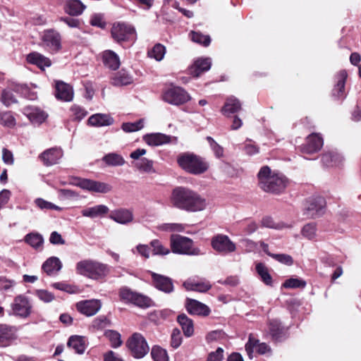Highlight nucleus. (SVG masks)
Returning a JSON list of instances; mask_svg holds the SVG:
<instances>
[{"label":"nucleus","instance_id":"e433bc0d","mask_svg":"<svg viewBox=\"0 0 361 361\" xmlns=\"http://www.w3.org/2000/svg\"><path fill=\"white\" fill-rule=\"evenodd\" d=\"M132 75L125 69L118 71L114 74V86H123L133 83Z\"/></svg>","mask_w":361,"mask_h":361},{"label":"nucleus","instance_id":"a878e982","mask_svg":"<svg viewBox=\"0 0 361 361\" xmlns=\"http://www.w3.org/2000/svg\"><path fill=\"white\" fill-rule=\"evenodd\" d=\"M109 212V208L104 204H97L93 207L84 208L81 211V214L84 217L90 219L103 218Z\"/></svg>","mask_w":361,"mask_h":361},{"label":"nucleus","instance_id":"cd10ccee","mask_svg":"<svg viewBox=\"0 0 361 361\" xmlns=\"http://www.w3.org/2000/svg\"><path fill=\"white\" fill-rule=\"evenodd\" d=\"M42 268L48 276H55L61 269L62 263L59 258L51 257L43 263Z\"/></svg>","mask_w":361,"mask_h":361},{"label":"nucleus","instance_id":"ddd939ff","mask_svg":"<svg viewBox=\"0 0 361 361\" xmlns=\"http://www.w3.org/2000/svg\"><path fill=\"white\" fill-rule=\"evenodd\" d=\"M149 274L152 276V285L156 289L166 294L173 291L174 286L171 278L153 271H149Z\"/></svg>","mask_w":361,"mask_h":361},{"label":"nucleus","instance_id":"4c0bfd02","mask_svg":"<svg viewBox=\"0 0 361 361\" xmlns=\"http://www.w3.org/2000/svg\"><path fill=\"white\" fill-rule=\"evenodd\" d=\"M133 220V215L130 210L119 209L114 211V221L121 224H126Z\"/></svg>","mask_w":361,"mask_h":361},{"label":"nucleus","instance_id":"aec40b11","mask_svg":"<svg viewBox=\"0 0 361 361\" xmlns=\"http://www.w3.org/2000/svg\"><path fill=\"white\" fill-rule=\"evenodd\" d=\"M63 150L60 147H53L43 152L39 158L45 166L56 164L62 158Z\"/></svg>","mask_w":361,"mask_h":361},{"label":"nucleus","instance_id":"f704fd0d","mask_svg":"<svg viewBox=\"0 0 361 361\" xmlns=\"http://www.w3.org/2000/svg\"><path fill=\"white\" fill-rule=\"evenodd\" d=\"M67 345L78 354L84 353L86 349L85 338L80 336H72L69 338Z\"/></svg>","mask_w":361,"mask_h":361},{"label":"nucleus","instance_id":"5fc2aeb1","mask_svg":"<svg viewBox=\"0 0 361 361\" xmlns=\"http://www.w3.org/2000/svg\"><path fill=\"white\" fill-rule=\"evenodd\" d=\"M305 281L293 278L286 280L283 284V286L286 288H305Z\"/></svg>","mask_w":361,"mask_h":361},{"label":"nucleus","instance_id":"c9c22d12","mask_svg":"<svg viewBox=\"0 0 361 361\" xmlns=\"http://www.w3.org/2000/svg\"><path fill=\"white\" fill-rule=\"evenodd\" d=\"M177 321L180 325L184 335L186 337L191 336L194 333L193 322L191 319L188 317L185 314H180Z\"/></svg>","mask_w":361,"mask_h":361},{"label":"nucleus","instance_id":"7c9ffc66","mask_svg":"<svg viewBox=\"0 0 361 361\" xmlns=\"http://www.w3.org/2000/svg\"><path fill=\"white\" fill-rule=\"evenodd\" d=\"M322 162L326 167H334L341 165L343 159L336 152H327L322 155Z\"/></svg>","mask_w":361,"mask_h":361},{"label":"nucleus","instance_id":"ea45409f","mask_svg":"<svg viewBox=\"0 0 361 361\" xmlns=\"http://www.w3.org/2000/svg\"><path fill=\"white\" fill-rule=\"evenodd\" d=\"M25 241L35 249L42 247L44 238L38 233H30L25 236Z\"/></svg>","mask_w":361,"mask_h":361},{"label":"nucleus","instance_id":"2f4dec72","mask_svg":"<svg viewBox=\"0 0 361 361\" xmlns=\"http://www.w3.org/2000/svg\"><path fill=\"white\" fill-rule=\"evenodd\" d=\"M183 286L187 290H193L201 293H205L212 288V285L207 281H195L188 279L183 283Z\"/></svg>","mask_w":361,"mask_h":361},{"label":"nucleus","instance_id":"338daca9","mask_svg":"<svg viewBox=\"0 0 361 361\" xmlns=\"http://www.w3.org/2000/svg\"><path fill=\"white\" fill-rule=\"evenodd\" d=\"M49 242L53 245H64L66 243L61 235L57 231H53L51 233L49 237Z\"/></svg>","mask_w":361,"mask_h":361},{"label":"nucleus","instance_id":"864d4df0","mask_svg":"<svg viewBox=\"0 0 361 361\" xmlns=\"http://www.w3.org/2000/svg\"><path fill=\"white\" fill-rule=\"evenodd\" d=\"M150 245L153 247L154 255H165L170 252V250L164 247L159 240H153Z\"/></svg>","mask_w":361,"mask_h":361},{"label":"nucleus","instance_id":"39448f33","mask_svg":"<svg viewBox=\"0 0 361 361\" xmlns=\"http://www.w3.org/2000/svg\"><path fill=\"white\" fill-rule=\"evenodd\" d=\"M173 253L187 255H199L200 250L194 246L192 239L180 235H172L170 239Z\"/></svg>","mask_w":361,"mask_h":361},{"label":"nucleus","instance_id":"3c124183","mask_svg":"<svg viewBox=\"0 0 361 361\" xmlns=\"http://www.w3.org/2000/svg\"><path fill=\"white\" fill-rule=\"evenodd\" d=\"M70 111L73 120L78 121L83 119L87 115V111L83 107L77 104L73 105Z\"/></svg>","mask_w":361,"mask_h":361},{"label":"nucleus","instance_id":"a19ab883","mask_svg":"<svg viewBox=\"0 0 361 361\" xmlns=\"http://www.w3.org/2000/svg\"><path fill=\"white\" fill-rule=\"evenodd\" d=\"M111 325V322L110 319L106 318L105 316H100L92 321L91 328L94 331H102L110 327Z\"/></svg>","mask_w":361,"mask_h":361},{"label":"nucleus","instance_id":"f8f14e48","mask_svg":"<svg viewBox=\"0 0 361 361\" xmlns=\"http://www.w3.org/2000/svg\"><path fill=\"white\" fill-rule=\"evenodd\" d=\"M42 40L44 47L51 53H56L61 49L60 34L54 30H47L44 32Z\"/></svg>","mask_w":361,"mask_h":361},{"label":"nucleus","instance_id":"052dcab7","mask_svg":"<svg viewBox=\"0 0 361 361\" xmlns=\"http://www.w3.org/2000/svg\"><path fill=\"white\" fill-rule=\"evenodd\" d=\"M182 343V336L180 331L178 329H174L171 334V345L173 348H178Z\"/></svg>","mask_w":361,"mask_h":361},{"label":"nucleus","instance_id":"69168bd1","mask_svg":"<svg viewBox=\"0 0 361 361\" xmlns=\"http://www.w3.org/2000/svg\"><path fill=\"white\" fill-rule=\"evenodd\" d=\"M224 350L222 348H218L216 351L209 354L207 361H222L224 357Z\"/></svg>","mask_w":361,"mask_h":361},{"label":"nucleus","instance_id":"bf43d9fd","mask_svg":"<svg viewBox=\"0 0 361 361\" xmlns=\"http://www.w3.org/2000/svg\"><path fill=\"white\" fill-rule=\"evenodd\" d=\"M207 140L209 143L211 148L214 152L216 157L220 158L224 154V149L210 136L207 137Z\"/></svg>","mask_w":361,"mask_h":361},{"label":"nucleus","instance_id":"9b49d317","mask_svg":"<svg viewBox=\"0 0 361 361\" xmlns=\"http://www.w3.org/2000/svg\"><path fill=\"white\" fill-rule=\"evenodd\" d=\"M13 314L22 317H28L32 312V305L28 298L24 295L16 296L11 304Z\"/></svg>","mask_w":361,"mask_h":361},{"label":"nucleus","instance_id":"0eeeda50","mask_svg":"<svg viewBox=\"0 0 361 361\" xmlns=\"http://www.w3.org/2000/svg\"><path fill=\"white\" fill-rule=\"evenodd\" d=\"M119 295L122 300L130 302L141 308H148L154 305L153 300L149 297L133 292L128 288H122L120 290Z\"/></svg>","mask_w":361,"mask_h":361},{"label":"nucleus","instance_id":"72a5a7b5","mask_svg":"<svg viewBox=\"0 0 361 361\" xmlns=\"http://www.w3.org/2000/svg\"><path fill=\"white\" fill-rule=\"evenodd\" d=\"M87 124L93 127H103L111 124V118L109 115L103 114H95L92 115L87 120Z\"/></svg>","mask_w":361,"mask_h":361},{"label":"nucleus","instance_id":"603ef678","mask_svg":"<svg viewBox=\"0 0 361 361\" xmlns=\"http://www.w3.org/2000/svg\"><path fill=\"white\" fill-rule=\"evenodd\" d=\"M143 127V119H140L134 123H124L122 124V129L127 133H132L140 130Z\"/></svg>","mask_w":361,"mask_h":361},{"label":"nucleus","instance_id":"412c9836","mask_svg":"<svg viewBox=\"0 0 361 361\" xmlns=\"http://www.w3.org/2000/svg\"><path fill=\"white\" fill-rule=\"evenodd\" d=\"M348 74L345 71H339L336 75V85L332 90V96L336 99H343L345 97V85Z\"/></svg>","mask_w":361,"mask_h":361},{"label":"nucleus","instance_id":"a211bd4d","mask_svg":"<svg viewBox=\"0 0 361 361\" xmlns=\"http://www.w3.org/2000/svg\"><path fill=\"white\" fill-rule=\"evenodd\" d=\"M185 308L189 314L202 317L208 316L211 310L209 307L198 300L188 298L185 302Z\"/></svg>","mask_w":361,"mask_h":361},{"label":"nucleus","instance_id":"1a4fd4ad","mask_svg":"<svg viewBox=\"0 0 361 361\" xmlns=\"http://www.w3.org/2000/svg\"><path fill=\"white\" fill-rule=\"evenodd\" d=\"M212 248L217 252L226 255L235 251V244L226 235L218 234L211 240Z\"/></svg>","mask_w":361,"mask_h":361},{"label":"nucleus","instance_id":"473e14b6","mask_svg":"<svg viewBox=\"0 0 361 361\" xmlns=\"http://www.w3.org/2000/svg\"><path fill=\"white\" fill-rule=\"evenodd\" d=\"M241 109V103L234 97H228L224 106L221 112L226 116H229L232 114L238 112Z\"/></svg>","mask_w":361,"mask_h":361},{"label":"nucleus","instance_id":"774afa93","mask_svg":"<svg viewBox=\"0 0 361 361\" xmlns=\"http://www.w3.org/2000/svg\"><path fill=\"white\" fill-rule=\"evenodd\" d=\"M261 226L269 228H279L271 216H264L261 220Z\"/></svg>","mask_w":361,"mask_h":361},{"label":"nucleus","instance_id":"2eb2a0df","mask_svg":"<svg viewBox=\"0 0 361 361\" xmlns=\"http://www.w3.org/2000/svg\"><path fill=\"white\" fill-rule=\"evenodd\" d=\"M76 185L90 192L106 193L111 190V186L105 183L86 178L79 179Z\"/></svg>","mask_w":361,"mask_h":361},{"label":"nucleus","instance_id":"8fccbe9b","mask_svg":"<svg viewBox=\"0 0 361 361\" xmlns=\"http://www.w3.org/2000/svg\"><path fill=\"white\" fill-rule=\"evenodd\" d=\"M36 206L42 210H58L61 211L62 209L53 204L52 202H48L42 198H37L35 200Z\"/></svg>","mask_w":361,"mask_h":361},{"label":"nucleus","instance_id":"423d86ee","mask_svg":"<svg viewBox=\"0 0 361 361\" xmlns=\"http://www.w3.org/2000/svg\"><path fill=\"white\" fill-rule=\"evenodd\" d=\"M126 346L135 358H142L149 351L145 338L140 333L133 334L126 341Z\"/></svg>","mask_w":361,"mask_h":361},{"label":"nucleus","instance_id":"09e8293b","mask_svg":"<svg viewBox=\"0 0 361 361\" xmlns=\"http://www.w3.org/2000/svg\"><path fill=\"white\" fill-rule=\"evenodd\" d=\"M301 234L308 240H313L317 235V226L314 223L305 224L302 230Z\"/></svg>","mask_w":361,"mask_h":361},{"label":"nucleus","instance_id":"680f3d73","mask_svg":"<svg viewBox=\"0 0 361 361\" xmlns=\"http://www.w3.org/2000/svg\"><path fill=\"white\" fill-rule=\"evenodd\" d=\"M51 287L55 289L60 290L68 293H75V287L64 283V282H56L51 284Z\"/></svg>","mask_w":361,"mask_h":361},{"label":"nucleus","instance_id":"c85d7f7f","mask_svg":"<svg viewBox=\"0 0 361 361\" xmlns=\"http://www.w3.org/2000/svg\"><path fill=\"white\" fill-rule=\"evenodd\" d=\"M86 6L80 0H67L64 4V11L71 16H78L81 15Z\"/></svg>","mask_w":361,"mask_h":361},{"label":"nucleus","instance_id":"f3484780","mask_svg":"<svg viewBox=\"0 0 361 361\" xmlns=\"http://www.w3.org/2000/svg\"><path fill=\"white\" fill-rule=\"evenodd\" d=\"M324 142L322 137L317 133L310 135L306 139V143L301 146V152L306 154H312L319 151Z\"/></svg>","mask_w":361,"mask_h":361},{"label":"nucleus","instance_id":"13d9d810","mask_svg":"<svg viewBox=\"0 0 361 361\" xmlns=\"http://www.w3.org/2000/svg\"><path fill=\"white\" fill-rule=\"evenodd\" d=\"M271 257L278 261L279 262L290 266L293 264V257L287 254H274Z\"/></svg>","mask_w":361,"mask_h":361},{"label":"nucleus","instance_id":"6e6552de","mask_svg":"<svg viewBox=\"0 0 361 361\" xmlns=\"http://www.w3.org/2000/svg\"><path fill=\"white\" fill-rule=\"evenodd\" d=\"M136 37V31L133 25L124 22L114 24V40L118 43L126 42L133 43Z\"/></svg>","mask_w":361,"mask_h":361},{"label":"nucleus","instance_id":"5701e85b","mask_svg":"<svg viewBox=\"0 0 361 361\" xmlns=\"http://www.w3.org/2000/svg\"><path fill=\"white\" fill-rule=\"evenodd\" d=\"M211 65L210 59H198L189 67L188 73L193 77L197 78L202 73L209 71L211 68Z\"/></svg>","mask_w":361,"mask_h":361},{"label":"nucleus","instance_id":"de8ad7c7","mask_svg":"<svg viewBox=\"0 0 361 361\" xmlns=\"http://www.w3.org/2000/svg\"><path fill=\"white\" fill-rule=\"evenodd\" d=\"M151 355L154 361H169L166 350L157 345L152 348Z\"/></svg>","mask_w":361,"mask_h":361},{"label":"nucleus","instance_id":"49530a36","mask_svg":"<svg viewBox=\"0 0 361 361\" xmlns=\"http://www.w3.org/2000/svg\"><path fill=\"white\" fill-rule=\"evenodd\" d=\"M0 124L10 128L16 126V118L11 111L0 112Z\"/></svg>","mask_w":361,"mask_h":361},{"label":"nucleus","instance_id":"f03ea898","mask_svg":"<svg viewBox=\"0 0 361 361\" xmlns=\"http://www.w3.org/2000/svg\"><path fill=\"white\" fill-rule=\"evenodd\" d=\"M259 188L264 192L272 194L283 192L288 185V179L283 175L271 172V169L264 166L257 174Z\"/></svg>","mask_w":361,"mask_h":361},{"label":"nucleus","instance_id":"c03bdc74","mask_svg":"<svg viewBox=\"0 0 361 361\" xmlns=\"http://www.w3.org/2000/svg\"><path fill=\"white\" fill-rule=\"evenodd\" d=\"M135 166L140 171L151 173H154L153 161L146 158H142L135 162Z\"/></svg>","mask_w":361,"mask_h":361},{"label":"nucleus","instance_id":"7ed1b4c3","mask_svg":"<svg viewBox=\"0 0 361 361\" xmlns=\"http://www.w3.org/2000/svg\"><path fill=\"white\" fill-rule=\"evenodd\" d=\"M177 163L183 171L195 176L204 173L209 168L204 158L190 152L180 154L177 157Z\"/></svg>","mask_w":361,"mask_h":361},{"label":"nucleus","instance_id":"4d7b16f0","mask_svg":"<svg viewBox=\"0 0 361 361\" xmlns=\"http://www.w3.org/2000/svg\"><path fill=\"white\" fill-rule=\"evenodd\" d=\"M35 295L44 302H51L55 299V296L52 293L44 289L37 290Z\"/></svg>","mask_w":361,"mask_h":361},{"label":"nucleus","instance_id":"e2e57ef3","mask_svg":"<svg viewBox=\"0 0 361 361\" xmlns=\"http://www.w3.org/2000/svg\"><path fill=\"white\" fill-rule=\"evenodd\" d=\"M1 102L5 106H9L12 104L16 103V99L11 92L4 90L1 94Z\"/></svg>","mask_w":361,"mask_h":361},{"label":"nucleus","instance_id":"a18cd8bd","mask_svg":"<svg viewBox=\"0 0 361 361\" xmlns=\"http://www.w3.org/2000/svg\"><path fill=\"white\" fill-rule=\"evenodd\" d=\"M166 53V48L164 45L158 43L156 44L153 48L149 50L147 55L150 58L154 59L157 61H160L163 59Z\"/></svg>","mask_w":361,"mask_h":361},{"label":"nucleus","instance_id":"4be33fe9","mask_svg":"<svg viewBox=\"0 0 361 361\" xmlns=\"http://www.w3.org/2000/svg\"><path fill=\"white\" fill-rule=\"evenodd\" d=\"M16 338V329L14 326L0 324V345L8 346Z\"/></svg>","mask_w":361,"mask_h":361},{"label":"nucleus","instance_id":"4468645a","mask_svg":"<svg viewBox=\"0 0 361 361\" xmlns=\"http://www.w3.org/2000/svg\"><path fill=\"white\" fill-rule=\"evenodd\" d=\"M101 307L100 300L96 299L81 300L75 304L76 310L87 317H92L96 314L101 309Z\"/></svg>","mask_w":361,"mask_h":361},{"label":"nucleus","instance_id":"37998d69","mask_svg":"<svg viewBox=\"0 0 361 361\" xmlns=\"http://www.w3.org/2000/svg\"><path fill=\"white\" fill-rule=\"evenodd\" d=\"M190 36L192 42L204 47H208L211 43L209 35H203L200 32L191 31Z\"/></svg>","mask_w":361,"mask_h":361},{"label":"nucleus","instance_id":"393cba45","mask_svg":"<svg viewBox=\"0 0 361 361\" xmlns=\"http://www.w3.org/2000/svg\"><path fill=\"white\" fill-rule=\"evenodd\" d=\"M26 61L28 63L35 65L41 70H44L45 68L51 65V61L48 57L37 51L28 54L26 56Z\"/></svg>","mask_w":361,"mask_h":361},{"label":"nucleus","instance_id":"9d476101","mask_svg":"<svg viewBox=\"0 0 361 361\" xmlns=\"http://www.w3.org/2000/svg\"><path fill=\"white\" fill-rule=\"evenodd\" d=\"M163 99L172 105H181L190 99L188 93L180 87H174L164 92Z\"/></svg>","mask_w":361,"mask_h":361},{"label":"nucleus","instance_id":"f257e3e1","mask_svg":"<svg viewBox=\"0 0 361 361\" xmlns=\"http://www.w3.org/2000/svg\"><path fill=\"white\" fill-rule=\"evenodd\" d=\"M173 204L180 209L189 212L202 211L206 207V201L197 192L186 188L176 187L171 194Z\"/></svg>","mask_w":361,"mask_h":361},{"label":"nucleus","instance_id":"c756f323","mask_svg":"<svg viewBox=\"0 0 361 361\" xmlns=\"http://www.w3.org/2000/svg\"><path fill=\"white\" fill-rule=\"evenodd\" d=\"M144 141L150 146H159L170 142L171 137L163 133H151L143 137Z\"/></svg>","mask_w":361,"mask_h":361},{"label":"nucleus","instance_id":"6ab92c4d","mask_svg":"<svg viewBox=\"0 0 361 361\" xmlns=\"http://www.w3.org/2000/svg\"><path fill=\"white\" fill-rule=\"evenodd\" d=\"M268 325L269 334L274 341H281L287 337L288 329L283 326L278 319L269 320Z\"/></svg>","mask_w":361,"mask_h":361},{"label":"nucleus","instance_id":"58836bf2","mask_svg":"<svg viewBox=\"0 0 361 361\" xmlns=\"http://www.w3.org/2000/svg\"><path fill=\"white\" fill-rule=\"evenodd\" d=\"M27 117L33 123L40 124L47 118V114L37 108H30L27 110Z\"/></svg>","mask_w":361,"mask_h":361},{"label":"nucleus","instance_id":"b1692460","mask_svg":"<svg viewBox=\"0 0 361 361\" xmlns=\"http://www.w3.org/2000/svg\"><path fill=\"white\" fill-rule=\"evenodd\" d=\"M56 97L63 102H71L73 99V90L71 85L62 81L56 83Z\"/></svg>","mask_w":361,"mask_h":361},{"label":"nucleus","instance_id":"bb28decb","mask_svg":"<svg viewBox=\"0 0 361 361\" xmlns=\"http://www.w3.org/2000/svg\"><path fill=\"white\" fill-rule=\"evenodd\" d=\"M257 347V351L259 354H264L271 350L270 347L265 343H259V341L255 339L250 334L247 343L245 344V350L250 358L252 357L253 348Z\"/></svg>","mask_w":361,"mask_h":361},{"label":"nucleus","instance_id":"0e129e2a","mask_svg":"<svg viewBox=\"0 0 361 361\" xmlns=\"http://www.w3.org/2000/svg\"><path fill=\"white\" fill-rule=\"evenodd\" d=\"M102 59L106 67L112 68L113 67V51L111 50L104 51L102 54Z\"/></svg>","mask_w":361,"mask_h":361},{"label":"nucleus","instance_id":"79ce46f5","mask_svg":"<svg viewBox=\"0 0 361 361\" xmlns=\"http://www.w3.org/2000/svg\"><path fill=\"white\" fill-rule=\"evenodd\" d=\"M256 271L260 276L262 281L267 286L272 285V278L269 273L267 267L262 263H258L256 265Z\"/></svg>","mask_w":361,"mask_h":361},{"label":"nucleus","instance_id":"20e7f679","mask_svg":"<svg viewBox=\"0 0 361 361\" xmlns=\"http://www.w3.org/2000/svg\"><path fill=\"white\" fill-rule=\"evenodd\" d=\"M78 274L92 279H99L106 274L105 265L91 259H84L78 262L75 266Z\"/></svg>","mask_w":361,"mask_h":361},{"label":"nucleus","instance_id":"dca6fc26","mask_svg":"<svg viewBox=\"0 0 361 361\" xmlns=\"http://www.w3.org/2000/svg\"><path fill=\"white\" fill-rule=\"evenodd\" d=\"M326 201L322 197L310 198L307 202L306 210L312 218H317L324 212Z\"/></svg>","mask_w":361,"mask_h":361},{"label":"nucleus","instance_id":"6e6d98bb","mask_svg":"<svg viewBox=\"0 0 361 361\" xmlns=\"http://www.w3.org/2000/svg\"><path fill=\"white\" fill-rule=\"evenodd\" d=\"M90 24L100 28H104L106 23L104 16L102 13H94L91 16Z\"/></svg>","mask_w":361,"mask_h":361}]
</instances>
